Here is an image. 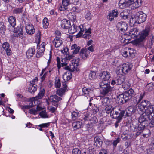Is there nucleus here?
Instances as JSON below:
<instances>
[{
  "mask_svg": "<svg viewBox=\"0 0 154 154\" xmlns=\"http://www.w3.org/2000/svg\"><path fill=\"white\" fill-rule=\"evenodd\" d=\"M45 91L44 89L43 88L41 89L38 95L35 97L34 99L37 100L38 99H41L43 97L44 95Z\"/></svg>",
  "mask_w": 154,
  "mask_h": 154,
  "instance_id": "34",
  "label": "nucleus"
},
{
  "mask_svg": "<svg viewBox=\"0 0 154 154\" xmlns=\"http://www.w3.org/2000/svg\"><path fill=\"white\" fill-rule=\"evenodd\" d=\"M142 133L144 137H148L151 134L150 130L147 128H145L143 130Z\"/></svg>",
  "mask_w": 154,
  "mask_h": 154,
  "instance_id": "35",
  "label": "nucleus"
},
{
  "mask_svg": "<svg viewBox=\"0 0 154 154\" xmlns=\"http://www.w3.org/2000/svg\"><path fill=\"white\" fill-rule=\"evenodd\" d=\"M141 0H134V4H135L136 8H138L141 5Z\"/></svg>",
  "mask_w": 154,
  "mask_h": 154,
  "instance_id": "56",
  "label": "nucleus"
},
{
  "mask_svg": "<svg viewBox=\"0 0 154 154\" xmlns=\"http://www.w3.org/2000/svg\"><path fill=\"white\" fill-rule=\"evenodd\" d=\"M62 85L63 87L58 89L56 92V94L61 97L65 94L67 88V85L65 82L62 83Z\"/></svg>",
  "mask_w": 154,
  "mask_h": 154,
  "instance_id": "14",
  "label": "nucleus"
},
{
  "mask_svg": "<svg viewBox=\"0 0 154 154\" xmlns=\"http://www.w3.org/2000/svg\"><path fill=\"white\" fill-rule=\"evenodd\" d=\"M78 116V113L73 111L72 113V119L73 120H75L77 119Z\"/></svg>",
  "mask_w": 154,
  "mask_h": 154,
  "instance_id": "54",
  "label": "nucleus"
},
{
  "mask_svg": "<svg viewBox=\"0 0 154 154\" xmlns=\"http://www.w3.org/2000/svg\"><path fill=\"white\" fill-rule=\"evenodd\" d=\"M143 114L144 113H143L141 115L139 118L138 121L139 124L138 125V128L140 130L142 129V128H143V127H145L147 121L146 119V118L144 117Z\"/></svg>",
  "mask_w": 154,
  "mask_h": 154,
  "instance_id": "11",
  "label": "nucleus"
},
{
  "mask_svg": "<svg viewBox=\"0 0 154 154\" xmlns=\"http://www.w3.org/2000/svg\"><path fill=\"white\" fill-rule=\"evenodd\" d=\"M151 120L149 124V126L151 127L154 128V116L151 119H149Z\"/></svg>",
  "mask_w": 154,
  "mask_h": 154,
  "instance_id": "63",
  "label": "nucleus"
},
{
  "mask_svg": "<svg viewBox=\"0 0 154 154\" xmlns=\"http://www.w3.org/2000/svg\"><path fill=\"white\" fill-rule=\"evenodd\" d=\"M55 86L56 88H59L60 86V81L59 79L56 80L55 82Z\"/></svg>",
  "mask_w": 154,
  "mask_h": 154,
  "instance_id": "58",
  "label": "nucleus"
},
{
  "mask_svg": "<svg viewBox=\"0 0 154 154\" xmlns=\"http://www.w3.org/2000/svg\"><path fill=\"white\" fill-rule=\"evenodd\" d=\"M118 12L117 10H114L109 13L107 16V19L110 21H113L114 17H116L118 15Z\"/></svg>",
  "mask_w": 154,
  "mask_h": 154,
  "instance_id": "17",
  "label": "nucleus"
},
{
  "mask_svg": "<svg viewBox=\"0 0 154 154\" xmlns=\"http://www.w3.org/2000/svg\"><path fill=\"white\" fill-rule=\"evenodd\" d=\"M54 45L56 48L59 47L62 44V42L61 40H59V41H53Z\"/></svg>",
  "mask_w": 154,
  "mask_h": 154,
  "instance_id": "52",
  "label": "nucleus"
},
{
  "mask_svg": "<svg viewBox=\"0 0 154 154\" xmlns=\"http://www.w3.org/2000/svg\"><path fill=\"white\" fill-rule=\"evenodd\" d=\"M126 78L124 75L118 76L112 80L111 84L112 85L122 84L125 81Z\"/></svg>",
  "mask_w": 154,
  "mask_h": 154,
  "instance_id": "7",
  "label": "nucleus"
},
{
  "mask_svg": "<svg viewBox=\"0 0 154 154\" xmlns=\"http://www.w3.org/2000/svg\"><path fill=\"white\" fill-rule=\"evenodd\" d=\"M25 29L26 32L29 35H31L35 32L34 26L31 24H25Z\"/></svg>",
  "mask_w": 154,
  "mask_h": 154,
  "instance_id": "15",
  "label": "nucleus"
},
{
  "mask_svg": "<svg viewBox=\"0 0 154 154\" xmlns=\"http://www.w3.org/2000/svg\"><path fill=\"white\" fill-rule=\"evenodd\" d=\"M121 66L123 71V73L125 74L130 71L132 67V65L129 63H124Z\"/></svg>",
  "mask_w": 154,
  "mask_h": 154,
  "instance_id": "18",
  "label": "nucleus"
},
{
  "mask_svg": "<svg viewBox=\"0 0 154 154\" xmlns=\"http://www.w3.org/2000/svg\"><path fill=\"white\" fill-rule=\"evenodd\" d=\"M90 52L87 49H82L80 52L79 55L82 59H85L89 55Z\"/></svg>",
  "mask_w": 154,
  "mask_h": 154,
  "instance_id": "16",
  "label": "nucleus"
},
{
  "mask_svg": "<svg viewBox=\"0 0 154 154\" xmlns=\"http://www.w3.org/2000/svg\"><path fill=\"white\" fill-rule=\"evenodd\" d=\"M79 60L80 59L79 58H77L75 59V60L71 64V65H73V66H74V68L75 71L77 72L78 71V70H79L77 68V66L79 65Z\"/></svg>",
  "mask_w": 154,
  "mask_h": 154,
  "instance_id": "38",
  "label": "nucleus"
},
{
  "mask_svg": "<svg viewBox=\"0 0 154 154\" xmlns=\"http://www.w3.org/2000/svg\"><path fill=\"white\" fill-rule=\"evenodd\" d=\"M134 94L133 90L130 88L129 90L123 93L120 94L117 96L118 100L119 103L123 104L131 98Z\"/></svg>",
  "mask_w": 154,
  "mask_h": 154,
  "instance_id": "2",
  "label": "nucleus"
},
{
  "mask_svg": "<svg viewBox=\"0 0 154 154\" xmlns=\"http://www.w3.org/2000/svg\"><path fill=\"white\" fill-rule=\"evenodd\" d=\"M126 0H120L119 1V5L120 8L124 9L126 7Z\"/></svg>",
  "mask_w": 154,
  "mask_h": 154,
  "instance_id": "41",
  "label": "nucleus"
},
{
  "mask_svg": "<svg viewBox=\"0 0 154 154\" xmlns=\"http://www.w3.org/2000/svg\"><path fill=\"white\" fill-rule=\"evenodd\" d=\"M142 112L145 114L148 119H151L154 116V110L152 105H151L147 107L145 110Z\"/></svg>",
  "mask_w": 154,
  "mask_h": 154,
  "instance_id": "6",
  "label": "nucleus"
},
{
  "mask_svg": "<svg viewBox=\"0 0 154 154\" xmlns=\"http://www.w3.org/2000/svg\"><path fill=\"white\" fill-rule=\"evenodd\" d=\"M150 105V102L149 101L146 100H143L139 104L138 109L142 112L143 111H144L147 107Z\"/></svg>",
  "mask_w": 154,
  "mask_h": 154,
  "instance_id": "12",
  "label": "nucleus"
},
{
  "mask_svg": "<svg viewBox=\"0 0 154 154\" xmlns=\"http://www.w3.org/2000/svg\"><path fill=\"white\" fill-rule=\"evenodd\" d=\"M45 49L42 47H39L38 49L36 55V57L37 58H39L42 55L44 52L45 51Z\"/></svg>",
  "mask_w": 154,
  "mask_h": 154,
  "instance_id": "37",
  "label": "nucleus"
},
{
  "mask_svg": "<svg viewBox=\"0 0 154 154\" xmlns=\"http://www.w3.org/2000/svg\"><path fill=\"white\" fill-rule=\"evenodd\" d=\"M35 53V49L32 48H30L26 51V55L28 58H30L33 56Z\"/></svg>",
  "mask_w": 154,
  "mask_h": 154,
  "instance_id": "29",
  "label": "nucleus"
},
{
  "mask_svg": "<svg viewBox=\"0 0 154 154\" xmlns=\"http://www.w3.org/2000/svg\"><path fill=\"white\" fill-rule=\"evenodd\" d=\"M106 106L104 109V112H106L107 114L110 113V114L111 113H112L114 108L111 105L108 106Z\"/></svg>",
  "mask_w": 154,
  "mask_h": 154,
  "instance_id": "39",
  "label": "nucleus"
},
{
  "mask_svg": "<svg viewBox=\"0 0 154 154\" xmlns=\"http://www.w3.org/2000/svg\"><path fill=\"white\" fill-rule=\"evenodd\" d=\"M153 85L152 84H148L146 86V89L149 91H151L153 89Z\"/></svg>",
  "mask_w": 154,
  "mask_h": 154,
  "instance_id": "59",
  "label": "nucleus"
},
{
  "mask_svg": "<svg viewBox=\"0 0 154 154\" xmlns=\"http://www.w3.org/2000/svg\"><path fill=\"white\" fill-rule=\"evenodd\" d=\"M23 7L19 8H16L13 10V12L14 14H19L22 13L23 11Z\"/></svg>",
  "mask_w": 154,
  "mask_h": 154,
  "instance_id": "49",
  "label": "nucleus"
},
{
  "mask_svg": "<svg viewBox=\"0 0 154 154\" xmlns=\"http://www.w3.org/2000/svg\"><path fill=\"white\" fill-rule=\"evenodd\" d=\"M144 96V94L141 93L140 96H137L133 98V101L134 103L138 104L143 98Z\"/></svg>",
  "mask_w": 154,
  "mask_h": 154,
  "instance_id": "27",
  "label": "nucleus"
},
{
  "mask_svg": "<svg viewBox=\"0 0 154 154\" xmlns=\"http://www.w3.org/2000/svg\"><path fill=\"white\" fill-rule=\"evenodd\" d=\"M80 30V31L76 35V36L77 38H79L81 37L82 35L83 34V33H82V32L85 31V32L86 31L88 30V29H87L86 28L84 27H83L82 26V27L81 28L80 26V29H79V30Z\"/></svg>",
  "mask_w": 154,
  "mask_h": 154,
  "instance_id": "40",
  "label": "nucleus"
},
{
  "mask_svg": "<svg viewBox=\"0 0 154 154\" xmlns=\"http://www.w3.org/2000/svg\"><path fill=\"white\" fill-rule=\"evenodd\" d=\"M136 15L137 20H138V23H141L145 21L146 20L147 17L146 14L142 11L137 13Z\"/></svg>",
  "mask_w": 154,
  "mask_h": 154,
  "instance_id": "10",
  "label": "nucleus"
},
{
  "mask_svg": "<svg viewBox=\"0 0 154 154\" xmlns=\"http://www.w3.org/2000/svg\"><path fill=\"white\" fill-rule=\"evenodd\" d=\"M99 76L102 80L100 83V86L101 89V93L103 95H106L112 90V88L110 85V82L107 81L110 77V74L109 72L103 71Z\"/></svg>",
  "mask_w": 154,
  "mask_h": 154,
  "instance_id": "1",
  "label": "nucleus"
},
{
  "mask_svg": "<svg viewBox=\"0 0 154 154\" xmlns=\"http://www.w3.org/2000/svg\"><path fill=\"white\" fill-rule=\"evenodd\" d=\"M116 73L119 76L123 75L122 74L123 73V71L121 66L117 67Z\"/></svg>",
  "mask_w": 154,
  "mask_h": 154,
  "instance_id": "44",
  "label": "nucleus"
},
{
  "mask_svg": "<svg viewBox=\"0 0 154 154\" xmlns=\"http://www.w3.org/2000/svg\"><path fill=\"white\" fill-rule=\"evenodd\" d=\"M125 111L123 110L119 109V110L115 112V113H111L110 116L114 119H117L118 122L122 119V117L125 116Z\"/></svg>",
  "mask_w": 154,
  "mask_h": 154,
  "instance_id": "5",
  "label": "nucleus"
},
{
  "mask_svg": "<svg viewBox=\"0 0 154 154\" xmlns=\"http://www.w3.org/2000/svg\"><path fill=\"white\" fill-rule=\"evenodd\" d=\"M97 100L96 98L95 97H91L89 100V105L90 106H91L93 104L94 106H95V101Z\"/></svg>",
  "mask_w": 154,
  "mask_h": 154,
  "instance_id": "55",
  "label": "nucleus"
},
{
  "mask_svg": "<svg viewBox=\"0 0 154 154\" xmlns=\"http://www.w3.org/2000/svg\"><path fill=\"white\" fill-rule=\"evenodd\" d=\"M5 28L3 25L0 26V35H3L5 34Z\"/></svg>",
  "mask_w": 154,
  "mask_h": 154,
  "instance_id": "53",
  "label": "nucleus"
},
{
  "mask_svg": "<svg viewBox=\"0 0 154 154\" xmlns=\"http://www.w3.org/2000/svg\"><path fill=\"white\" fill-rule=\"evenodd\" d=\"M48 20L46 18H45L43 20V27L45 29H46L49 25V23Z\"/></svg>",
  "mask_w": 154,
  "mask_h": 154,
  "instance_id": "48",
  "label": "nucleus"
},
{
  "mask_svg": "<svg viewBox=\"0 0 154 154\" xmlns=\"http://www.w3.org/2000/svg\"><path fill=\"white\" fill-rule=\"evenodd\" d=\"M83 94H88L91 90L86 87H84L82 89Z\"/></svg>",
  "mask_w": 154,
  "mask_h": 154,
  "instance_id": "57",
  "label": "nucleus"
},
{
  "mask_svg": "<svg viewBox=\"0 0 154 154\" xmlns=\"http://www.w3.org/2000/svg\"><path fill=\"white\" fill-rule=\"evenodd\" d=\"M79 26L73 24L70 28H69L68 31L70 34H73L76 32L77 30H79Z\"/></svg>",
  "mask_w": 154,
  "mask_h": 154,
  "instance_id": "24",
  "label": "nucleus"
},
{
  "mask_svg": "<svg viewBox=\"0 0 154 154\" xmlns=\"http://www.w3.org/2000/svg\"><path fill=\"white\" fill-rule=\"evenodd\" d=\"M72 77V74L71 72L67 71L63 75V78L65 82H66L71 79Z\"/></svg>",
  "mask_w": 154,
  "mask_h": 154,
  "instance_id": "22",
  "label": "nucleus"
},
{
  "mask_svg": "<svg viewBox=\"0 0 154 154\" xmlns=\"http://www.w3.org/2000/svg\"><path fill=\"white\" fill-rule=\"evenodd\" d=\"M39 115L42 118H48L49 117V115L47 114L45 110L41 111L39 113Z\"/></svg>",
  "mask_w": 154,
  "mask_h": 154,
  "instance_id": "47",
  "label": "nucleus"
},
{
  "mask_svg": "<svg viewBox=\"0 0 154 154\" xmlns=\"http://www.w3.org/2000/svg\"><path fill=\"white\" fill-rule=\"evenodd\" d=\"M82 125V122L77 121L74 122L72 123V126L74 129H77L80 128Z\"/></svg>",
  "mask_w": 154,
  "mask_h": 154,
  "instance_id": "33",
  "label": "nucleus"
},
{
  "mask_svg": "<svg viewBox=\"0 0 154 154\" xmlns=\"http://www.w3.org/2000/svg\"><path fill=\"white\" fill-rule=\"evenodd\" d=\"M8 21L10 25L13 27H14L16 24L15 18L13 16H10L8 18Z\"/></svg>",
  "mask_w": 154,
  "mask_h": 154,
  "instance_id": "25",
  "label": "nucleus"
},
{
  "mask_svg": "<svg viewBox=\"0 0 154 154\" xmlns=\"http://www.w3.org/2000/svg\"><path fill=\"white\" fill-rule=\"evenodd\" d=\"M122 87L124 90H127L130 87V84L125 81L122 84Z\"/></svg>",
  "mask_w": 154,
  "mask_h": 154,
  "instance_id": "51",
  "label": "nucleus"
},
{
  "mask_svg": "<svg viewBox=\"0 0 154 154\" xmlns=\"http://www.w3.org/2000/svg\"><path fill=\"white\" fill-rule=\"evenodd\" d=\"M91 115L88 113H85L82 116L83 119L84 121H89L90 118H91Z\"/></svg>",
  "mask_w": 154,
  "mask_h": 154,
  "instance_id": "43",
  "label": "nucleus"
},
{
  "mask_svg": "<svg viewBox=\"0 0 154 154\" xmlns=\"http://www.w3.org/2000/svg\"><path fill=\"white\" fill-rule=\"evenodd\" d=\"M89 78L90 80H93L96 78V73L94 71H91L89 75Z\"/></svg>",
  "mask_w": 154,
  "mask_h": 154,
  "instance_id": "50",
  "label": "nucleus"
},
{
  "mask_svg": "<svg viewBox=\"0 0 154 154\" xmlns=\"http://www.w3.org/2000/svg\"><path fill=\"white\" fill-rule=\"evenodd\" d=\"M2 47L5 51L7 55H10L11 50L9 48V45L8 43L7 42L3 43L2 44Z\"/></svg>",
  "mask_w": 154,
  "mask_h": 154,
  "instance_id": "21",
  "label": "nucleus"
},
{
  "mask_svg": "<svg viewBox=\"0 0 154 154\" xmlns=\"http://www.w3.org/2000/svg\"><path fill=\"white\" fill-rule=\"evenodd\" d=\"M134 0H126V6H128L134 4Z\"/></svg>",
  "mask_w": 154,
  "mask_h": 154,
  "instance_id": "64",
  "label": "nucleus"
},
{
  "mask_svg": "<svg viewBox=\"0 0 154 154\" xmlns=\"http://www.w3.org/2000/svg\"><path fill=\"white\" fill-rule=\"evenodd\" d=\"M23 27L22 26H17L16 28V32L17 34V36L22 38L23 37Z\"/></svg>",
  "mask_w": 154,
  "mask_h": 154,
  "instance_id": "19",
  "label": "nucleus"
},
{
  "mask_svg": "<svg viewBox=\"0 0 154 154\" xmlns=\"http://www.w3.org/2000/svg\"><path fill=\"white\" fill-rule=\"evenodd\" d=\"M49 100L52 102L53 105L57 107L59 104L58 102L61 100L62 99L56 95H53L50 96Z\"/></svg>",
  "mask_w": 154,
  "mask_h": 154,
  "instance_id": "9",
  "label": "nucleus"
},
{
  "mask_svg": "<svg viewBox=\"0 0 154 154\" xmlns=\"http://www.w3.org/2000/svg\"><path fill=\"white\" fill-rule=\"evenodd\" d=\"M101 104L104 106H107L110 102V100L108 97L103 98L101 99Z\"/></svg>",
  "mask_w": 154,
  "mask_h": 154,
  "instance_id": "28",
  "label": "nucleus"
},
{
  "mask_svg": "<svg viewBox=\"0 0 154 154\" xmlns=\"http://www.w3.org/2000/svg\"><path fill=\"white\" fill-rule=\"evenodd\" d=\"M138 24L136 15L135 16L134 15L132 16L129 20V24L130 26H137V24Z\"/></svg>",
  "mask_w": 154,
  "mask_h": 154,
  "instance_id": "23",
  "label": "nucleus"
},
{
  "mask_svg": "<svg viewBox=\"0 0 154 154\" xmlns=\"http://www.w3.org/2000/svg\"><path fill=\"white\" fill-rule=\"evenodd\" d=\"M89 121L90 122V123L92 124H94L97 123L98 122L97 118L94 116L91 115V118H90Z\"/></svg>",
  "mask_w": 154,
  "mask_h": 154,
  "instance_id": "46",
  "label": "nucleus"
},
{
  "mask_svg": "<svg viewBox=\"0 0 154 154\" xmlns=\"http://www.w3.org/2000/svg\"><path fill=\"white\" fill-rule=\"evenodd\" d=\"M85 18L88 20H90L92 17L91 14L89 11H87L85 16Z\"/></svg>",
  "mask_w": 154,
  "mask_h": 154,
  "instance_id": "60",
  "label": "nucleus"
},
{
  "mask_svg": "<svg viewBox=\"0 0 154 154\" xmlns=\"http://www.w3.org/2000/svg\"><path fill=\"white\" fill-rule=\"evenodd\" d=\"M91 33V29L89 28L88 30L85 32V33L82 35V37L85 39L90 38L91 37L90 34Z\"/></svg>",
  "mask_w": 154,
  "mask_h": 154,
  "instance_id": "36",
  "label": "nucleus"
},
{
  "mask_svg": "<svg viewBox=\"0 0 154 154\" xmlns=\"http://www.w3.org/2000/svg\"><path fill=\"white\" fill-rule=\"evenodd\" d=\"M72 153V154H81V152L79 149L75 148L73 149Z\"/></svg>",
  "mask_w": 154,
  "mask_h": 154,
  "instance_id": "62",
  "label": "nucleus"
},
{
  "mask_svg": "<svg viewBox=\"0 0 154 154\" xmlns=\"http://www.w3.org/2000/svg\"><path fill=\"white\" fill-rule=\"evenodd\" d=\"M123 56L125 57H133L134 55L133 50L129 48H126L122 53Z\"/></svg>",
  "mask_w": 154,
  "mask_h": 154,
  "instance_id": "13",
  "label": "nucleus"
},
{
  "mask_svg": "<svg viewBox=\"0 0 154 154\" xmlns=\"http://www.w3.org/2000/svg\"><path fill=\"white\" fill-rule=\"evenodd\" d=\"M150 27L148 26L146 27L145 29L143 30L141 32L139 38L136 39L135 42L136 44H139L142 42L144 39L147 36L149 32Z\"/></svg>",
  "mask_w": 154,
  "mask_h": 154,
  "instance_id": "4",
  "label": "nucleus"
},
{
  "mask_svg": "<svg viewBox=\"0 0 154 154\" xmlns=\"http://www.w3.org/2000/svg\"><path fill=\"white\" fill-rule=\"evenodd\" d=\"M80 49V47L79 46H77L76 44H74L71 46V50H72V51L73 54H76L79 51Z\"/></svg>",
  "mask_w": 154,
  "mask_h": 154,
  "instance_id": "30",
  "label": "nucleus"
},
{
  "mask_svg": "<svg viewBox=\"0 0 154 154\" xmlns=\"http://www.w3.org/2000/svg\"><path fill=\"white\" fill-rule=\"evenodd\" d=\"M70 26V22L69 21L66 19L63 20L61 22V27L64 29H67Z\"/></svg>",
  "mask_w": 154,
  "mask_h": 154,
  "instance_id": "20",
  "label": "nucleus"
},
{
  "mask_svg": "<svg viewBox=\"0 0 154 154\" xmlns=\"http://www.w3.org/2000/svg\"><path fill=\"white\" fill-rule=\"evenodd\" d=\"M37 88V86L36 84H31L28 88V91L31 93H34Z\"/></svg>",
  "mask_w": 154,
  "mask_h": 154,
  "instance_id": "31",
  "label": "nucleus"
},
{
  "mask_svg": "<svg viewBox=\"0 0 154 154\" xmlns=\"http://www.w3.org/2000/svg\"><path fill=\"white\" fill-rule=\"evenodd\" d=\"M116 27L119 32L122 33L127 30L128 25L125 22L121 21L117 24Z\"/></svg>",
  "mask_w": 154,
  "mask_h": 154,
  "instance_id": "8",
  "label": "nucleus"
},
{
  "mask_svg": "<svg viewBox=\"0 0 154 154\" xmlns=\"http://www.w3.org/2000/svg\"><path fill=\"white\" fill-rule=\"evenodd\" d=\"M125 115L126 116H131V114L134 113L135 111V109L133 107L130 106L128 108V111L127 110H125Z\"/></svg>",
  "mask_w": 154,
  "mask_h": 154,
  "instance_id": "26",
  "label": "nucleus"
},
{
  "mask_svg": "<svg viewBox=\"0 0 154 154\" xmlns=\"http://www.w3.org/2000/svg\"><path fill=\"white\" fill-rule=\"evenodd\" d=\"M137 32H138L137 29L136 28H134L131 29L129 34L130 35H134V37H136L137 35Z\"/></svg>",
  "mask_w": 154,
  "mask_h": 154,
  "instance_id": "42",
  "label": "nucleus"
},
{
  "mask_svg": "<svg viewBox=\"0 0 154 154\" xmlns=\"http://www.w3.org/2000/svg\"><path fill=\"white\" fill-rule=\"evenodd\" d=\"M102 143V142L101 140L99 137H95L94 140V144L98 146H101Z\"/></svg>",
  "mask_w": 154,
  "mask_h": 154,
  "instance_id": "32",
  "label": "nucleus"
},
{
  "mask_svg": "<svg viewBox=\"0 0 154 154\" xmlns=\"http://www.w3.org/2000/svg\"><path fill=\"white\" fill-rule=\"evenodd\" d=\"M74 68V66H73V65H71V64L69 66H66L64 68L65 69L70 71L71 72H74L75 71Z\"/></svg>",
  "mask_w": 154,
  "mask_h": 154,
  "instance_id": "45",
  "label": "nucleus"
},
{
  "mask_svg": "<svg viewBox=\"0 0 154 154\" xmlns=\"http://www.w3.org/2000/svg\"><path fill=\"white\" fill-rule=\"evenodd\" d=\"M29 112L31 114L36 115L38 114L37 110L36 109H32L29 110Z\"/></svg>",
  "mask_w": 154,
  "mask_h": 154,
  "instance_id": "61",
  "label": "nucleus"
},
{
  "mask_svg": "<svg viewBox=\"0 0 154 154\" xmlns=\"http://www.w3.org/2000/svg\"><path fill=\"white\" fill-rule=\"evenodd\" d=\"M62 5H60L59 8L60 11H79L76 7H72V5L70 3V0H62Z\"/></svg>",
  "mask_w": 154,
  "mask_h": 154,
  "instance_id": "3",
  "label": "nucleus"
}]
</instances>
